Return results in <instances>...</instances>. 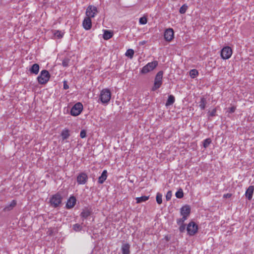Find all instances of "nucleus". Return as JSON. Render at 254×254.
Masks as SVG:
<instances>
[{"label": "nucleus", "instance_id": "nucleus-1", "mask_svg": "<svg viewBox=\"0 0 254 254\" xmlns=\"http://www.w3.org/2000/svg\"><path fill=\"white\" fill-rule=\"evenodd\" d=\"M181 215L182 216V218L178 219L177 221L178 225L184 223V221L187 219L190 216V207L189 205H186L183 206L181 208Z\"/></svg>", "mask_w": 254, "mask_h": 254}, {"label": "nucleus", "instance_id": "nucleus-2", "mask_svg": "<svg viewBox=\"0 0 254 254\" xmlns=\"http://www.w3.org/2000/svg\"><path fill=\"white\" fill-rule=\"evenodd\" d=\"M111 98V92L109 89L104 88L100 92L99 99H100L102 103L108 104Z\"/></svg>", "mask_w": 254, "mask_h": 254}, {"label": "nucleus", "instance_id": "nucleus-3", "mask_svg": "<svg viewBox=\"0 0 254 254\" xmlns=\"http://www.w3.org/2000/svg\"><path fill=\"white\" fill-rule=\"evenodd\" d=\"M50 78V74L47 70H42L40 75L37 77V80L39 84H45L47 83Z\"/></svg>", "mask_w": 254, "mask_h": 254}, {"label": "nucleus", "instance_id": "nucleus-4", "mask_svg": "<svg viewBox=\"0 0 254 254\" xmlns=\"http://www.w3.org/2000/svg\"><path fill=\"white\" fill-rule=\"evenodd\" d=\"M163 75V72L162 71H160L156 74L154 79V85L152 88V91H155L161 87L162 84Z\"/></svg>", "mask_w": 254, "mask_h": 254}, {"label": "nucleus", "instance_id": "nucleus-5", "mask_svg": "<svg viewBox=\"0 0 254 254\" xmlns=\"http://www.w3.org/2000/svg\"><path fill=\"white\" fill-rule=\"evenodd\" d=\"M158 64V63L157 61H154L152 62L148 63L141 68L140 72L143 74H145L151 71L156 67Z\"/></svg>", "mask_w": 254, "mask_h": 254}, {"label": "nucleus", "instance_id": "nucleus-6", "mask_svg": "<svg viewBox=\"0 0 254 254\" xmlns=\"http://www.w3.org/2000/svg\"><path fill=\"white\" fill-rule=\"evenodd\" d=\"M83 110V105L80 103H76L71 109L70 114L73 116H78Z\"/></svg>", "mask_w": 254, "mask_h": 254}, {"label": "nucleus", "instance_id": "nucleus-7", "mask_svg": "<svg viewBox=\"0 0 254 254\" xmlns=\"http://www.w3.org/2000/svg\"><path fill=\"white\" fill-rule=\"evenodd\" d=\"M98 13V10L96 6L89 5L86 8V16L90 18H93Z\"/></svg>", "mask_w": 254, "mask_h": 254}, {"label": "nucleus", "instance_id": "nucleus-8", "mask_svg": "<svg viewBox=\"0 0 254 254\" xmlns=\"http://www.w3.org/2000/svg\"><path fill=\"white\" fill-rule=\"evenodd\" d=\"M233 51L229 46L224 47L221 51V57L224 60L229 59L232 56Z\"/></svg>", "mask_w": 254, "mask_h": 254}, {"label": "nucleus", "instance_id": "nucleus-9", "mask_svg": "<svg viewBox=\"0 0 254 254\" xmlns=\"http://www.w3.org/2000/svg\"><path fill=\"white\" fill-rule=\"evenodd\" d=\"M50 202L54 207H57L62 202V197L60 194L57 193L53 195L50 198Z\"/></svg>", "mask_w": 254, "mask_h": 254}, {"label": "nucleus", "instance_id": "nucleus-10", "mask_svg": "<svg viewBox=\"0 0 254 254\" xmlns=\"http://www.w3.org/2000/svg\"><path fill=\"white\" fill-rule=\"evenodd\" d=\"M187 230L188 233L190 235L192 236L194 235L197 232L198 226L194 222H191L188 225Z\"/></svg>", "mask_w": 254, "mask_h": 254}, {"label": "nucleus", "instance_id": "nucleus-11", "mask_svg": "<svg viewBox=\"0 0 254 254\" xmlns=\"http://www.w3.org/2000/svg\"><path fill=\"white\" fill-rule=\"evenodd\" d=\"M87 175L83 172L79 173L77 176V182L78 185H84L88 181Z\"/></svg>", "mask_w": 254, "mask_h": 254}, {"label": "nucleus", "instance_id": "nucleus-12", "mask_svg": "<svg viewBox=\"0 0 254 254\" xmlns=\"http://www.w3.org/2000/svg\"><path fill=\"white\" fill-rule=\"evenodd\" d=\"M174 32L172 28L167 29L164 32V37L166 41L170 42L174 38Z\"/></svg>", "mask_w": 254, "mask_h": 254}, {"label": "nucleus", "instance_id": "nucleus-13", "mask_svg": "<svg viewBox=\"0 0 254 254\" xmlns=\"http://www.w3.org/2000/svg\"><path fill=\"white\" fill-rule=\"evenodd\" d=\"M82 26L86 30H90L92 27V21L91 18L86 16L83 21Z\"/></svg>", "mask_w": 254, "mask_h": 254}, {"label": "nucleus", "instance_id": "nucleus-14", "mask_svg": "<svg viewBox=\"0 0 254 254\" xmlns=\"http://www.w3.org/2000/svg\"><path fill=\"white\" fill-rule=\"evenodd\" d=\"M76 198L72 196H70L69 198L67 200L66 204V207L68 209L71 208L74 206V205L76 204Z\"/></svg>", "mask_w": 254, "mask_h": 254}, {"label": "nucleus", "instance_id": "nucleus-15", "mask_svg": "<svg viewBox=\"0 0 254 254\" xmlns=\"http://www.w3.org/2000/svg\"><path fill=\"white\" fill-rule=\"evenodd\" d=\"M254 190V187L253 186H249L247 190L245 193V195L249 200H251L252 198Z\"/></svg>", "mask_w": 254, "mask_h": 254}, {"label": "nucleus", "instance_id": "nucleus-16", "mask_svg": "<svg viewBox=\"0 0 254 254\" xmlns=\"http://www.w3.org/2000/svg\"><path fill=\"white\" fill-rule=\"evenodd\" d=\"M107 178V171L106 170H104L101 174V175L99 177L98 179V183L100 184H103L105 180Z\"/></svg>", "mask_w": 254, "mask_h": 254}, {"label": "nucleus", "instance_id": "nucleus-17", "mask_svg": "<svg viewBox=\"0 0 254 254\" xmlns=\"http://www.w3.org/2000/svg\"><path fill=\"white\" fill-rule=\"evenodd\" d=\"M39 69L40 67L39 64H34L29 69V71L31 73L37 74L39 71Z\"/></svg>", "mask_w": 254, "mask_h": 254}, {"label": "nucleus", "instance_id": "nucleus-18", "mask_svg": "<svg viewBox=\"0 0 254 254\" xmlns=\"http://www.w3.org/2000/svg\"><path fill=\"white\" fill-rule=\"evenodd\" d=\"M91 213L92 211L90 209L85 208L81 212L80 216L81 217L86 219L91 214Z\"/></svg>", "mask_w": 254, "mask_h": 254}, {"label": "nucleus", "instance_id": "nucleus-19", "mask_svg": "<svg viewBox=\"0 0 254 254\" xmlns=\"http://www.w3.org/2000/svg\"><path fill=\"white\" fill-rule=\"evenodd\" d=\"M113 36V33L111 31L105 30L104 31L103 38L105 40H108Z\"/></svg>", "mask_w": 254, "mask_h": 254}, {"label": "nucleus", "instance_id": "nucleus-20", "mask_svg": "<svg viewBox=\"0 0 254 254\" xmlns=\"http://www.w3.org/2000/svg\"><path fill=\"white\" fill-rule=\"evenodd\" d=\"M16 201L15 200H13L9 205L6 206L4 208L3 210L4 211L11 210L16 206Z\"/></svg>", "mask_w": 254, "mask_h": 254}, {"label": "nucleus", "instance_id": "nucleus-21", "mask_svg": "<svg viewBox=\"0 0 254 254\" xmlns=\"http://www.w3.org/2000/svg\"><path fill=\"white\" fill-rule=\"evenodd\" d=\"M61 136L63 140L68 138L70 136L69 130L67 128L64 129L61 133Z\"/></svg>", "mask_w": 254, "mask_h": 254}, {"label": "nucleus", "instance_id": "nucleus-22", "mask_svg": "<svg viewBox=\"0 0 254 254\" xmlns=\"http://www.w3.org/2000/svg\"><path fill=\"white\" fill-rule=\"evenodd\" d=\"M130 246L128 244H124L122 247V251L123 254H129Z\"/></svg>", "mask_w": 254, "mask_h": 254}, {"label": "nucleus", "instance_id": "nucleus-23", "mask_svg": "<svg viewBox=\"0 0 254 254\" xmlns=\"http://www.w3.org/2000/svg\"><path fill=\"white\" fill-rule=\"evenodd\" d=\"M149 196H142L136 198V203H140L142 202H145L149 199Z\"/></svg>", "mask_w": 254, "mask_h": 254}, {"label": "nucleus", "instance_id": "nucleus-24", "mask_svg": "<svg viewBox=\"0 0 254 254\" xmlns=\"http://www.w3.org/2000/svg\"><path fill=\"white\" fill-rule=\"evenodd\" d=\"M206 104V101L205 98L202 97L200 99L199 106L201 110H204L205 108Z\"/></svg>", "mask_w": 254, "mask_h": 254}, {"label": "nucleus", "instance_id": "nucleus-25", "mask_svg": "<svg viewBox=\"0 0 254 254\" xmlns=\"http://www.w3.org/2000/svg\"><path fill=\"white\" fill-rule=\"evenodd\" d=\"M175 98L173 95H170L166 102V106L173 104L175 102Z\"/></svg>", "mask_w": 254, "mask_h": 254}, {"label": "nucleus", "instance_id": "nucleus-26", "mask_svg": "<svg viewBox=\"0 0 254 254\" xmlns=\"http://www.w3.org/2000/svg\"><path fill=\"white\" fill-rule=\"evenodd\" d=\"M134 53V51L132 49H129L127 51L125 55L126 56L129 57L130 59H132L133 58Z\"/></svg>", "mask_w": 254, "mask_h": 254}, {"label": "nucleus", "instance_id": "nucleus-27", "mask_svg": "<svg viewBox=\"0 0 254 254\" xmlns=\"http://www.w3.org/2000/svg\"><path fill=\"white\" fill-rule=\"evenodd\" d=\"M198 74V71L195 69H193L190 70V77L192 78H194L196 76H197Z\"/></svg>", "mask_w": 254, "mask_h": 254}, {"label": "nucleus", "instance_id": "nucleus-28", "mask_svg": "<svg viewBox=\"0 0 254 254\" xmlns=\"http://www.w3.org/2000/svg\"><path fill=\"white\" fill-rule=\"evenodd\" d=\"M188 8V6L186 4H183L180 8L179 12L181 14H184Z\"/></svg>", "mask_w": 254, "mask_h": 254}, {"label": "nucleus", "instance_id": "nucleus-29", "mask_svg": "<svg viewBox=\"0 0 254 254\" xmlns=\"http://www.w3.org/2000/svg\"><path fill=\"white\" fill-rule=\"evenodd\" d=\"M176 196L178 198H182L184 196L183 191L182 189H180L176 192Z\"/></svg>", "mask_w": 254, "mask_h": 254}, {"label": "nucleus", "instance_id": "nucleus-30", "mask_svg": "<svg viewBox=\"0 0 254 254\" xmlns=\"http://www.w3.org/2000/svg\"><path fill=\"white\" fill-rule=\"evenodd\" d=\"M54 35L58 39H61L63 37L64 33L62 32L61 31L57 30L54 32Z\"/></svg>", "mask_w": 254, "mask_h": 254}, {"label": "nucleus", "instance_id": "nucleus-31", "mask_svg": "<svg viewBox=\"0 0 254 254\" xmlns=\"http://www.w3.org/2000/svg\"><path fill=\"white\" fill-rule=\"evenodd\" d=\"M162 195L161 193H157L156 199L157 202L159 204H161L162 202Z\"/></svg>", "mask_w": 254, "mask_h": 254}, {"label": "nucleus", "instance_id": "nucleus-32", "mask_svg": "<svg viewBox=\"0 0 254 254\" xmlns=\"http://www.w3.org/2000/svg\"><path fill=\"white\" fill-rule=\"evenodd\" d=\"M211 140L210 138H206L203 141V147L207 148L211 143Z\"/></svg>", "mask_w": 254, "mask_h": 254}, {"label": "nucleus", "instance_id": "nucleus-33", "mask_svg": "<svg viewBox=\"0 0 254 254\" xmlns=\"http://www.w3.org/2000/svg\"><path fill=\"white\" fill-rule=\"evenodd\" d=\"M73 229L75 231H79L82 229V226L78 224H75L73 225Z\"/></svg>", "mask_w": 254, "mask_h": 254}, {"label": "nucleus", "instance_id": "nucleus-34", "mask_svg": "<svg viewBox=\"0 0 254 254\" xmlns=\"http://www.w3.org/2000/svg\"><path fill=\"white\" fill-rule=\"evenodd\" d=\"M139 23L140 24H145L147 23V19L146 18V17H142L141 18H139Z\"/></svg>", "mask_w": 254, "mask_h": 254}, {"label": "nucleus", "instance_id": "nucleus-35", "mask_svg": "<svg viewBox=\"0 0 254 254\" xmlns=\"http://www.w3.org/2000/svg\"><path fill=\"white\" fill-rule=\"evenodd\" d=\"M172 197L171 191H168L166 195V199L167 201H169L171 199Z\"/></svg>", "mask_w": 254, "mask_h": 254}, {"label": "nucleus", "instance_id": "nucleus-36", "mask_svg": "<svg viewBox=\"0 0 254 254\" xmlns=\"http://www.w3.org/2000/svg\"><path fill=\"white\" fill-rule=\"evenodd\" d=\"M86 132L85 130H82L80 133V136L81 138H83L86 137Z\"/></svg>", "mask_w": 254, "mask_h": 254}, {"label": "nucleus", "instance_id": "nucleus-37", "mask_svg": "<svg viewBox=\"0 0 254 254\" xmlns=\"http://www.w3.org/2000/svg\"><path fill=\"white\" fill-rule=\"evenodd\" d=\"M236 107H234V106L231 107L228 109V112L230 113H234L236 110Z\"/></svg>", "mask_w": 254, "mask_h": 254}, {"label": "nucleus", "instance_id": "nucleus-38", "mask_svg": "<svg viewBox=\"0 0 254 254\" xmlns=\"http://www.w3.org/2000/svg\"><path fill=\"white\" fill-rule=\"evenodd\" d=\"M216 109L215 108V109H213L211 111V112L209 114V115L211 117H213V116H215L216 115Z\"/></svg>", "mask_w": 254, "mask_h": 254}, {"label": "nucleus", "instance_id": "nucleus-39", "mask_svg": "<svg viewBox=\"0 0 254 254\" xmlns=\"http://www.w3.org/2000/svg\"><path fill=\"white\" fill-rule=\"evenodd\" d=\"M68 61L67 60H63L62 62V64L64 66L66 67L68 66Z\"/></svg>", "mask_w": 254, "mask_h": 254}, {"label": "nucleus", "instance_id": "nucleus-40", "mask_svg": "<svg viewBox=\"0 0 254 254\" xmlns=\"http://www.w3.org/2000/svg\"><path fill=\"white\" fill-rule=\"evenodd\" d=\"M69 88V86L67 84V82L66 81H64V89H67Z\"/></svg>", "mask_w": 254, "mask_h": 254}, {"label": "nucleus", "instance_id": "nucleus-41", "mask_svg": "<svg viewBox=\"0 0 254 254\" xmlns=\"http://www.w3.org/2000/svg\"><path fill=\"white\" fill-rule=\"evenodd\" d=\"M232 196V194L231 193H226V194H224L223 195V197L224 198H230Z\"/></svg>", "mask_w": 254, "mask_h": 254}, {"label": "nucleus", "instance_id": "nucleus-42", "mask_svg": "<svg viewBox=\"0 0 254 254\" xmlns=\"http://www.w3.org/2000/svg\"><path fill=\"white\" fill-rule=\"evenodd\" d=\"M181 226L180 227V231L181 232H183L185 229V226L183 224V223L181 224Z\"/></svg>", "mask_w": 254, "mask_h": 254}, {"label": "nucleus", "instance_id": "nucleus-43", "mask_svg": "<svg viewBox=\"0 0 254 254\" xmlns=\"http://www.w3.org/2000/svg\"><path fill=\"white\" fill-rule=\"evenodd\" d=\"M145 43H146V41H141V42H139V44L140 45H143V44H144Z\"/></svg>", "mask_w": 254, "mask_h": 254}, {"label": "nucleus", "instance_id": "nucleus-44", "mask_svg": "<svg viewBox=\"0 0 254 254\" xmlns=\"http://www.w3.org/2000/svg\"><path fill=\"white\" fill-rule=\"evenodd\" d=\"M166 240L168 241V238L166 237Z\"/></svg>", "mask_w": 254, "mask_h": 254}]
</instances>
